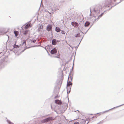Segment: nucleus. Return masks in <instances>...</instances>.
I'll return each mask as SVG.
<instances>
[{"mask_svg": "<svg viewBox=\"0 0 124 124\" xmlns=\"http://www.w3.org/2000/svg\"><path fill=\"white\" fill-rule=\"evenodd\" d=\"M83 29H82V31H83Z\"/></svg>", "mask_w": 124, "mask_h": 124, "instance_id": "b1692460", "label": "nucleus"}, {"mask_svg": "<svg viewBox=\"0 0 124 124\" xmlns=\"http://www.w3.org/2000/svg\"><path fill=\"white\" fill-rule=\"evenodd\" d=\"M59 41L58 40H56V39H53L52 41V44L54 45H55L56 44L57 42H59Z\"/></svg>", "mask_w": 124, "mask_h": 124, "instance_id": "0eeeda50", "label": "nucleus"}, {"mask_svg": "<svg viewBox=\"0 0 124 124\" xmlns=\"http://www.w3.org/2000/svg\"><path fill=\"white\" fill-rule=\"evenodd\" d=\"M58 96H57V97H56V98H58Z\"/></svg>", "mask_w": 124, "mask_h": 124, "instance_id": "5701e85b", "label": "nucleus"}, {"mask_svg": "<svg viewBox=\"0 0 124 124\" xmlns=\"http://www.w3.org/2000/svg\"><path fill=\"white\" fill-rule=\"evenodd\" d=\"M57 58H59V55H57V56L56 57Z\"/></svg>", "mask_w": 124, "mask_h": 124, "instance_id": "4be33fe9", "label": "nucleus"}, {"mask_svg": "<svg viewBox=\"0 0 124 124\" xmlns=\"http://www.w3.org/2000/svg\"><path fill=\"white\" fill-rule=\"evenodd\" d=\"M43 29V26L42 25H40L39 26V28H38V30L39 31H41Z\"/></svg>", "mask_w": 124, "mask_h": 124, "instance_id": "1a4fd4ad", "label": "nucleus"}, {"mask_svg": "<svg viewBox=\"0 0 124 124\" xmlns=\"http://www.w3.org/2000/svg\"><path fill=\"white\" fill-rule=\"evenodd\" d=\"M57 50L55 48H54L51 51V53L52 54H55L57 52Z\"/></svg>", "mask_w": 124, "mask_h": 124, "instance_id": "6e6552de", "label": "nucleus"}, {"mask_svg": "<svg viewBox=\"0 0 124 124\" xmlns=\"http://www.w3.org/2000/svg\"><path fill=\"white\" fill-rule=\"evenodd\" d=\"M97 7H96L94 9V11L96 12V10L95 9L97 8Z\"/></svg>", "mask_w": 124, "mask_h": 124, "instance_id": "412c9836", "label": "nucleus"}, {"mask_svg": "<svg viewBox=\"0 0 124 124\" xmlns=\"http://www.w3.org/2000/svg\"><path fill=\"white\" fill-rule=\"evenodd\" d=\"M103 13H102L98 17V19H99V18L101 17L102 15H103Z\"/></svg>", "mask_w": 124, "mask_h": 124, "instance_id": "f3484780", "label": "nucleus"}, {"mask_svg": "<svg viewBox=\"0 0 124 124\" xmlns=\"http://www.w3.org/2000/svg\"><path fill=\"white\" fill-rule=\"evenodd\" d=\"M14 33L16 37L18 35L19 32L18 31H14Z\"/></svg>", "mask_w": 124, "mask_h": 124, "instance_id": "9d476101", "label": "nucleus"}, {"mask_svg": "<svg viewBox=\"0 0 124 124\" xmlns=\"http://www.w3.org/2000/svg\"><path fill=\"white\" fill-rule=\"evenodd\" d=\"M72 85V83L70 81L68 82L67 84V91H68V90H69V92H70V89L71 87V86Z\"/></svg>", "mask_w": 124, "mask_h": 124, "instance_id": "7ed1b4c3", "label": "nucleus"}, {"mask_svg": "<svg viewBox=\"0 0 124 124\" xmlns=\"http://www.w3.org/2000/svg\"><path fill=\"white\" fill-rule=\"evenodd\" d=\"M30 25V23H28L26 25L25 27V29H27L28 28Z\"/></svg>", "mask_w": 124, "mask_h": 124, "instance_id": "ddd939ff", "label": "nucleus"}, {"mask_svg": "<svg viewBox=\"0 0 124 124\" xmlns=\"http://www.w3.org/2000/svg\"><path fill=\"white\" fill-rule=\"evenodd\" d=\"M54 120V119L52 117H50L41 120V122L42 123L47 122L50 121H52Z\"/></svg>", "mask_w": 124, "mask_h": 124, "instance_id": "f03ea898", "label": "nucleus"}, {"mask_svg": "<svg viewBox=\"0 0 124 124\" xmlns=\"http://www.w3.org/2000/svg\"><path fill=\"white\" fill-rule=\"evenodd\" d=\"M113 1V0H110L109 1H106L105 2L103 7L105 8L110 7L112 4V2Z\"/></svg>", "mask_w": 124, "mask_h": 124, "instance_id": "f257e3e1", "label": "nucleus"}, {"mask_svg": "<svg viewBox=\"0 0 124 124\" xmlns=\"http://www.w3.org/2000/svg\"><path fill=\"white\" fill-rule=\"evenodd\" d=\"M19 46L16 45H15L14 46V48H19Z\"/></svg>", "mask_w": 124, "mask_h": 124, "instance_id": "2eb2a0df", "label": "nucleus"}, {"mask_svg": "<svg viewBox=\"0 0 124 124\" xmlns=\"http://www.w3.org/2000/svg\"><path fill=\"white\" fill-rule=\"evenodd\" d=\"M80 36V34L79 33H78L77 34L75 35V37H79Z\"/></svg>", "mask_w": 124, "mask_h": 124, "instance_id": "4468645a", "label": "nucleus"}, {"mask_svg": "<svg viewBox=\"0 0 124 124\" xmlns=\"http://www.w3.org/2000/svg\"><path fill=\"white\" fill-rule=\"evenodd\" d=\"M28 31L26 30V31H24V34L25 35L26 34H27V33L28 32Z\"/></svg>", "mask_w": 124, "mask_h": 124, "instance_id": "a211bd4d", "label": "nucleus"}, {"mask_svg": "<svg viewBox=\"0 0 124 124\" xmlns=\"http://www.w3.org/2000/svg\"><path fill=\"white\" fill-rule=\"evenodd\" d=\"M55 103L56 104L61 105L62 102L61 100H56L55 101Z\"/></svg>", "mask_w": 124, "mask_h": 124, "instance_id": "39448f33", "label": "nucleus"}, {"mask_svg": "<svg viewBox=\"0 0 124 124\" xmlns=\"http://www.w3.org/2000/svg\"><path fill=\"white\" fill-rule=\"evenodd\" d=\"M71 24L72 25L75 27H78V23H77L76 22H72Z\"/></svg>", "mask_w": 124, "mask_h": 124, "instance_id": "423d86ee", "label": "nucleus"}, {"mask_svg": "<svg viewBox=\"0 0 124 124\" xmlns=\"http://www.w3.org/2000/svg\"><path fill=\"white\" fill-rule=\"evenodd\" d=\"M8 123L9 124H14V123H13L12 122H10V121H9L8 122Z\"/></svg>", "mask_w": 124, "mask_h": 124, "instance_id": "aec40b11", "label": "nucleus"}, {"mask_svg": "<svg viewBox=\"0 0 124 124\" xmlns=\"http://www.w3.org/2000/svg\"><path fill=\"white\" fill-rule=\"evenodd\" d=\"M61 33L62 34H65V32L63 31H62L61 32Z\"/></svg>", "mask_w": 124, "mask_h": 124, "instance_id": "6ab92c4d", "label": "nucleus"}, {"mask_svg": "<svg viewBox=\"0 0 124 124\" xmlns=\"http://www.w3.org/2000/svg\"><path fill=\"white\" fill-rule=\"evenodd\" d=\"M90 23L88 22H86L85 24V27H87L90 24Z\"/></svg>", "mask_w": 124, "mask_h": 124, "instance_id": "9b49d317", "label": "nucleus"}, {"mask_svg": "<svg viewBox=\"0 0 124 124\" xmlns=\"http://www.w3.org/2000/svg\"><path fill=\"white\" fill-rule=\"evenodd\" d=\"M52 28V25L50 24L48 25L46 28V29L48 31H50L51 30Z\"/></svg>", "mask_w": 124, "mask_h": 124, "instance_id": "20e7f679", "label": "nucleus"}, {"mask_svg": "<svg viewBox=\"0 0 124 124\" xmlns=\"http://www.w3.org/2000/svg\"><path fill=\"white\" fill-rule=\"evenodd\" d=\"M22 45H24L25 46L26 45V42L25 41H24L23 42Z\"/></svg>", "mask_w": 124, "mask_h": 124, "instance_id": "dca6fc26", "label": "nucleus"}, {"mask_svg": "<svg viewBox=\"0 0 124 124\" xmlns=\"http://www.w3.org/2000/svg\"><path fill=\"white\" fill-rule=\"evenodd\" d=\"M55 30L57 32H60V31L61 29L59 27H56L55 28Z\"/></svg>", "mask_w": 124, "mask_h": 124, "instance_id": "f8f14e48", "label": "nucleus"}]
</instances>
